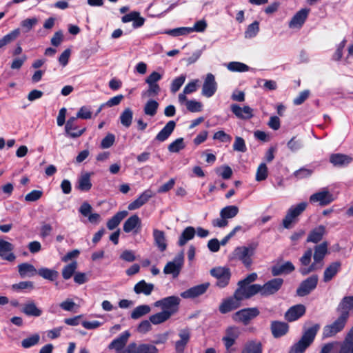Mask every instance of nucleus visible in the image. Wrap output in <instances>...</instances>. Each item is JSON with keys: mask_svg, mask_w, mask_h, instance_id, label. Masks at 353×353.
I'll use <instances>...</instances> for the list:
<instances>
[{"mask_svg": "<svg viewBox=\"0 0 353 353\" xmlns=\"http://www.w3.org/2000/svg\"><path fill=\"white\" fill-rule=\"evenodd\" d=\"M288 148L292 152H296L303 147L302 141L297 139L296 137H293L287 143Z\"/></svg>", "mask_w": 353, "mask_h": 353, "instance_id": "62", "label": "nucleus"}, {"mask_svg": "<svg viewBox=\"0 0 353 353\" xmlns=\"http://www.w3.org/2000/svg\"><path fill=\"white\" fill-rule=\"evenodd\" d=\"M333 201V195L327 190L316 192L310 197V203L319 202L321 206L329 205Z\"/></svg>", "mask_w": 353, "mask_h": 353, "instance_id": "19", "label": "nucleus"}, {"mask_svg": "<svg viewBox=\"0 0 353 353\" xmlns=\"http://www.w3.org/2000/svg\"><path fill=\"white\" fill-rule=\"evenodd\" d=\"M37 274L43 277L45 279L54 281L58 277L59 273L57 271L50 270L47 268H42L37 270Z\"/></svg>", "mask_w": 353, "mask_h": 353, "instance_id": "44", "label": "nucleus"}, {"mask_svg": "<svg viewBox=\"0 0 353 353\" xmlns=\"http://www.w3.org/2000/svg\"><path fill=\"white\" fill-rule=\"evenodd\" d=\"M133 111L130 108H126L121 112L119 119L121 123L125 128H129L132 122Z\"/></svg>", "mask_w": 353, "mask_h": 353, "instance_id": "42", "label": "nucleus"}, {"mask_svg": "<svg viewBox=\"0 0 353 353\" xmlns=\"http://www.w3.org/2000/svg\"><path fill=\"white\" fill-rule=\"evenodd\" d=\"M216 174L223 179H229L232 175V170L229 165H224L216 170Z\"/></svg>", "mask_w": 353, "mask_h": 353, "instance_id": "61", "label": "nucleus"}, {"mask_svg": "<svg viewBox=\"0 0 353 353\" xmlns=\"http://www.w3.org/2000/svg\"><path fill=\"white\" fill-rule=\"evenodd\" d=\"M306 311L304 305L297 304L290 307L285 313V319L288 322H293L303 316Z\"/></svg>", "mask_w": 353, "mask_h": 353, "instance_id": "18", "label": "nucleus"}, {"mask_svg": "<svg viewBox=\"0 0 353 353\" xmlns=\"http://www.w3.org/2000/svg\"><path fill=\"white\" fill-rule=\"evenodd\" d=\"M352 161V158L348 155L334 153L330 157V162L335 167H345Z\"/></svg>", "mask_w": 353, "mask_h": 353, "instance_id": "27", "label": "nucleus"}, {"mask_svg": "<svg viewBox=\"0 0 353 353\" xmlns=\"http://www.w3.org/2000/svg\"><path fill=\"white\" fill-rule=\"evenodd\" d=\"M295 267L291 261H286L283 264H276L271 268L272 276H276L281 274H288L294 271Z\"/></svg>", "mask_w": 353, "mask_h": 353, "instance_id": "26", "label": "nucleus"}, {"mask_svg": "<svg viewBox=\"0 0 353 353\" xmlns=\"http://www.w3.org/2000/svg\"><path fill=\"white\" fill-rule=\"evenodd\" d=\"M231 111L235 116L241 119H250L253 117V110L248 105L243 108L240 107L238 104L231 105Z\"/></svg>", "mask_w": 353, "mask_h": 353, "instance_id": "25", "label": "nucleus"}, {"mask_svg": "<svg viewBox=\"0 0 353 353\" xmlns=\"http://www.w3.org/2000/svg\"><path fill=\"white\" fill-rule=\"evenodd\" d=\"M130 336V333L128 330L122 332L108 345V348L110 350H115L117 353L120 352L125 346Z\"/></svg>", "mask_w": 353, "mask_h": 353, "instance_id": "23", "label": "nucleus"}, {"mask_svg": "<svg viewBox=\"0 0 353 353\" xmlns=\"http://www.w3.org/2000/svg\"><path fill=\"white\" fill-rule=\"evenodd\" d=\"M77 117H70L65 125V132L66 135L72 139L80 137L86 131V128L80 129L77 125Z\"/></svg>", "mask_w": 353, "mask_h": 353, "instance_id": "11", "label": "nucleus"}, {"mask_svg": "<svg viewBox=\"0 0 353 353\" xmlns=\"http://www.w3.org/2000/svg\"><path fill=\"white\" fill-rule=\"evenodd\" d=\"M239 208L236 205H228L220 212V216L223 219H232L235 217L239 213Z\"/></svg>", "mask_w": 353, "mask_h": 353, "instance_id": "43", "label": "nucleus"}, {"mask_svg": "<svg viewBox=\"0 0 353 353\" xmlns=\"http://www.w3.org/2000/svg\"><path fill=\"white\" fill-rule=\"evenodd\" d=\"M309 12L310 10L306 8L298 11L289 22V27L290 28H301L307 18Z\"/></svg>", "mask_w": 353, "mask_h": 353, "instance_id": "24", "label": "nucleus"}, {"mask_svg": "<svg viewBox=\"0 0 353 353\" xmlns=\"http://www.w3.org/2000/svg\"><path fill=\"white\" fill-rule=\"evenodd\" d=\"M148 88L145 92H142V96H146L148 97H155L158 95L161 91L160 86L158 83H150L148 84Z\"/></svg>", "mask_w": 353, "mask_h": 353, "instance_id": "53", "label": "nucleus"}, {"mask_svg": "<svg viewBox=\"0 0 353 353\" xmlns=\"http://www.w3.org/2000/svg\"><path fill=\"white\" fill-rule=\"evenodd\" d=\"M128 214L126 210L119 211L117 212L111 219L107 222V228L110 230L115 229L121 223V221L125 218Z\"/></svg>", "mask_w": 353, "mask_h": 353, "instance_id": "34", "label": "nucleus"}, {"mask_svg": "<svg viewBox=\"0 0 353 353\" xmlns=\"http://www.w3.org/2000/svg\"><path fill=\"white\" fill-rule=\"evenodd\" d=\"M190 30L188 27H181L168 30L165 33L172 37H178L190 34Z\"/></svg>", "mask_w": 353, "mask_h": 353, "instance_id": "57", "label": "nucleus"}, {"mask_svg": "<svg viewBox=\"0 0 353 353\" xmlns=\"http://www.w3.org/2000/svg\"><path fill=\"white\" fill-rule=\"evenodd\" d=\"M233 150L235 151L245 152L247 151V147L245 140L240 137H236L233 143Z\"/></svg>", "mask_w": 353, "mask_h": 353, "instance_id": "58", "label": "nucleus"}, {"mask_svg": "<svg viewBox=\"0 0 353 353\" xmlns=\"http://www.w3.org/2000/svg\"><path fill=\"white\" fill-rule=\"evenodd\" d=\"M186 108L191 112H199L202 110V103L195 100L187 101L185 103Z\"/></svg>", "mask_w": 353, "mask_h": 353, "instance_id": "59", "label": "nucleus"}, {"mask_svg": "<svg viewBox=\"0 0 353 353\" xmlns=\"http://www.w3.org/2000/svg\"><path fill=\"white\" fill-rule=\"evenodd\" d=\"M336 311L339 316L332 323L323 327V338L332 337L344 329L350 317V312H353V296L343 297L339 303Z\"/></svg>", "mask_w": 353, "mask_h": 353, "instance_id": "1", "label": "nucleus"}, {"mask_svg": "<svg viewBox=\"0 0 353 353\" xmlns=\"http://www.w3.org/2000/svg\"><path fill=\"white\" fill-rule=\"evenodd\" d=\"M153 237L154 244L158 247L161 252H163L167 248L165 232L158 229L153 230Z\"/></svg>", "mask_w": 353, "mask_h": 353, "instance_id": "32", "label": "nucleus"}, {"mask_svg": "<svg viewBox=\"0 0 353 353\" xmlns=\"http://www.w3.org/2000/svg\"><path fill=\"white\" fill-rule=\"evenodd\" d=\"M217 88L214 74L208 73L203 83L201 94L207 98L212 97L216 93Z\"/></svg>", "mask_w": 353, "mask_h": 353, "instance_id": "13", "label": "nucleus"}, {"mask_svg": "<svg viewBox=\"0 0 353 353\" xmlns=\"http://www.w3.org/2000/svg\"><path fill=\"white\" fill-rule=\"evenodd\" d=\"M210 272V275L216 279V287L224 288L228 285L232 276L229 268L218 266L212 268Z\"/></svg>", "mask_w": 353, "mask_h": 353, "instance_id": "7", "label": "nucleus"}, {"mask_svg": "<svg viewBox=\"0 0 353 353\" xmlns=\"http://www.w3.org/2000/svg\"><path fill=\"white\" fill-rule=\"evenodd\" d=\"M183 264V254L181 253L176 256L173 261H169L165 265L163 272L165 274H172L173 277H176L180 274L182 265Z\"/></svg>", "mask_w": 353, "mask_h": 353, "instance_id": "12", "label": "nucleus"}, {"mask_svg": "<svg viewBox=\"0 0 353 353\" xmlns=\"http://www.w3.org/2000/svg\"><path fill=\"white\" fill-rule=\"evenodd\" d=\"M268 175V167L265 163H261L256 170V181H261L267 179Z\"/></svg>", "mask_w": 353, "mask_h": 353, "instance_id": "51", "label": "nucleus"}, {"mask_svg": "<svg viewBox=\"0 0 353 353\" xmlns=\"http://www.w3.org/2000/svg\"><path fill=\"white\" fill-rule=\"evenodd\" d=\"M21 311L28 316L38 317L42 314V310L38 308L32 301L25 303Z\"/></svg>", "mask_w": 353, "mask_h": 353, "instance_id": "35", "label": "nucleus"}, {"mask_svg": "<svg viewBox=\"0 0 353 353\" xmlns=\"http://www.w3.org/2000/svg\"><path fill=\"white\" fill-rule=\"evenodd\" d=\"M228 69L232 72H243L248 71L250 68L243 63L232 61L228 63Z\"/></svg>", "mask_w": 353, "mask_h": 353, "instance_id": "50", "label": "nucleus"}, {"mask_svg": "<svg viewBox=\"0 0 353 353\" xmlns=\"http://www.w3.org/2000/svg\"><path fill=\"white\" fill-rule=\"evenodd\" d=\"M115 141V136L112 133H108L101 141V148L103 149L110 148Z\"/></svg>", "mask_w": 353, "mask_h": 353, "instance_id": "64", "label": "nucleus"}, {"mask_svg": "<svg viewBox=\"0 0 353 353\" xmlns=\"http://www.w3.org/2000/svg\"><path fill=\"white\" fill-rule=\"evenodd\" d=\"M176 127L174 121H169L161 130L156 135L155 140L159 142H163L167 140L173 132Z\"/></svg>", "mask_w": 353, "mask_h": 353, "instance_id": "30", "label": "nucleus"}, {"mask_svg": "<svg viewBox=\"0 0 353 353\" xmlns=\"http://www.w3.org/2000/svg\"><path fill=\"white\" fill-rule=\"evenodd\" d=\"M179 336L180 339L175 342V351L176 353H184L185 348L190 339V330L188 327L181 330Z\"/></svg>", "mask_w": 353, "mask_h": 353, "instance_id": "16", "label": "nucleus"}, {"mask_svg": "<svg viewBox=\"0 0 353 353\" xmlns=\"http://www.w3.org/2000/svg\"><path fill=\"white\" fill-rule=\"evenodd\" d=\"M40 336L38 334H34L21 341V346L24 348H30L39 342Z\"/></svg>", "mask_w": 353, "mask_h": 353, "instance_id": "52", "label": "nucleus"}, {"mask_svg": "<svg viewBox=\"0 0 353 353\" xmlns=\"http://www.w3.org/2000/svg\"><path fill=\"white\" fill-rule=\"evenodd\" d=\"M77 268V262L74 261L63 267L62 270V276L65 280L70 279Z\"/></svg>", "mask_w": 353, "mask_h": 353, "instance_id": "46", "label": "nucleus"}, {"mask_svg": "<svg viewBox=\"0 0 353 353\" xmlns=\"http://www.w3.org/2000/svg\"><path fill=\"white\" fill-rule=\"evenodd\" d=\"M92 185L90 181V174L86 172L82 174L78 180V185H77V188L82 192H88L89 191Z\"/></svg>", "mask_w": 353, "mask_h": 353, "instance_id": "39", "label": "nucleus"}, {"mask_svg": "<svg viewBox=\"0 0 353 353\" xmlns=\"http://www.w3.org/2000/svg\"><path fill=\"white\" fill-rule=\"evenodd\" d=\"M262 344L261 342L249 341L243 348L241 353H262Z\"/></svg>", "mask_w": 353, "mask_h": 353, "instance_id": "41", "label": "nucleus"}, {"mask_svg": "<svg viewBox=\"0 0 353 353\" xmlns=\"http://www.w3.org/2000/svg\"><path fill=\"white\" fill-rule=\"evenodd\" d=\"M185 75L181 74L179 77L175 78L170 85V91L172 93H176L182 86L185 81Z\"/></svg>", "mask_w": 353, "mask_h": 353, "instance_id": "55", "label": "nucleus"}, {"mask_svg": "<svg viewBox=\"0 0 353 353\" xmlns=\"http://www.w3.org/2000/svg\"><path fill=\"white\" fill-rule=\"evenodd\" d=\"M341 268V263L340 261L331 263L323 272V281L325 283L330 281L340 271Z\"/></svg>", "mask_w": 353, "mask_h": 353, "instance_id": "29", "label": "nucleus"}, {"mask_svg": "<svg viewBox=\"0 0 353 353\" xmlns=\"http://www.w3.org/2000/svg\"><path fill=\"white\" fill-rule=\"evenodd\" d=\"M141 228V221L137 214L130 216L124 223L123 230L129 233L134 230V233H138Z\"/></svg>", "mask_w": 353, "mask_h": 353, "instance_id": "22", "label": "nucleus"}, {"mask_svg": "<svg viewBox=\"0 0 353 353\" xmlns=\"http://www.w3.org/2000/svg\"><path fill=\"white\" fill-rule=\"evenodd\" d=\"M327 252V243L324 241L321 244L315 246L314 248V261L315 264L318 266V264H322V261L323 260L326 253Z\"/></svg>", "mask_w": 353, "mask_h": 353, "instance_id": "31", "label": "nucleus"}, {"mask_svg": "<svg viewBox=\"0 0 353 353\" xmlns=\"http://www.w3.org/2000/svg\"><path fill=\"white\" fill-rule=\"evenodd\" d=\"M319 329L320 325L318 323L307 328L299 341L291 346L288 353H304L314 341Z\"/></svg>", "mask_w": 353, "mask_h": 353, "instance_id": "2", "label": "nucleus"}, {"mask_svg": "<svg viewBox=\"0 0 353 353\" xmlns=\"http://www.w3.org/2000/svg\"><path fill=\"white\" fill-rule=\"evenodd\" d=\"M289 327L287 323L280 321H272L270 324V330L275 339L285 336L288 332Z\"/></svg>", "mask_w": 353, "mask_h": 353, "instance_id": "20", "label": "nucleus"}, {"mask_svg": "<svg viewBox=\"0 0 353 353\" xmlns=\"http://www.w3.org/2000/svg\"><path fill=\"white\" fill-rule=\"evenodd\" d=\"M338 353H353V340L344 339Z\"/></svg>", "mask_w": 353, "mask_h": 353, "instance_id": "60", "label": "nucleus"}, {"mask_svg": "<svg viewBox=\"0 0 353 353\" xmlns=\"http://www.w3.org/2000/svg\"><path fill=\"white\" fill-rule=\"evenodd\" d=\"M172 314L173 311L170 312L163 310L160 312L151 315L150 316V321L154 325H158L168 320Z\"/></svg>", "mask_w": 353, "mask_h": 353, "instance_id": "38", "label": "nucleus"}, {"mask_svg": "<svg viewBox=\"0 0 353 353\" xmlns=\"http://www.w3.org/2000/svg\"><path fill=\"white\" fill-rule=\"evenodd\" d=\"M136 353H158V349L156 346L151 344L137 345Z\"/></svg>", "mask_w": 353, "mask_h": 353, "instance_id": "54", "label": "nucleus"}, {"mask_svg": "<svg viewBox=\"0 0 353 353\" xmlns=\"http://www.w3.org/2000/svg\"><path fill=\"white\" fill-rule=\"evenodd\" d=\"M185 148L183 138L180 137L169 144L168 149L170 152L177 153Z\"/></svg>", "mask_w": 353, "mask_h": 353, "instance_id": "49", "label": "nucleus"}, {"mask_svg": "<svg viewBox=\"0 0 353 353\" xmlns=\"http://www.w3.org/2000/svg\"><path fill=\"white\" fill-rule=\"evenodd\" d=\"M257 279V274L255 272L248 274L244 279L241 280L238 282V288L236 290H239L240 292H242L245 299H250L254 295L250 294V288L252 285L250 283L255 281Z\"/></svg>", "mask_w": 353, "mask_h": 353, "instance_id": "15", "label": "nucleus"}, {"mask_svg": "<svg viewBox=\"0 0 353 353\" xmlns=\"http://www.w3.org/2000/svg\"><path fill=\"white\" fill-rule=\"evenodd\" d=\"M179 336L180 339L175 342V351L176 353H184L185 348L190 339V330L188 327L181 330Z\"/></svg>", "mask_w": 353, "mask_h": 353, "instance_id": "17", "label": "nucleus"}, {"mask_svg": "<svg viewBox=\"0 0 353 353\" xmlns=\"http://www.w3.org/2000/svg\"><path fill=\"white\" fill-rule=\"evenodd\" d=\"M259 314L260 311L257 307H247L235 312L232 316V319L236 322H241L244 325H247L251 320L258 316Z\"/></svg>", "mask_w": 353, "mask_h": 353, "instance_id": "8", "label": "nucleus"}, {"mask_svg": "<svg viewBox=\"0 0 353 353\" xmlns=\"http://www.w3.org/2000/svg\"><path fill=\"white\" fill-rule=\"evenodd\" d=\"M259 22L254 21L250 24L246 28L244 35L246 39H252L255 37L259 32Z\"/></svg>", "mask_w": 353, "mask_h": 353, "instance_id": "47", "label": "nucleus"}, {"mask_svg": "<svg viewBox=\"0 0 353 353\" xmlns=\"http://www.w3.org/2000/svg\"><path fill=\"white\" fill-rule=\"evenodd\" d=\"M210 287V283L206 282L193 286L181 293L183 299H195L204 294Z\"/></svg>", "mask_w": 353, "mask_h": 353, "instance_id": "14", "label": "nucleus"}, {"mask_svg": "<svg viewBox=\"0 0 353 353\" xmlns=\"http://www.w3.org/2000/svg\"><path fill=\"white\" fill-rule=\"evenodd\" d=\"M154 285L152 283H148L145 280H141L135 284L134 291L136 294H143L146 296L151 294L154 290Z\"/></svg>", "mask_w": 353, "mask_h": 353, "instance_id": "33", "label": "nucleus"}, {"mask_svg": "<svg viewBox=\"0 0 353 353\" xmlns=\"http://www.w3.org/2000/svg\"><path fill=\"white\" fill-rule=\"evenodd\" d=\"M34 288L33 282L32 281H21L18 283L12 285V289L16 292H21L25 289L32 290Z\"/></svg>", "mask_w": 353, "mask_h": 353, "instance_id": "56", "label": "nucleus"}, {"mask_svg": "<svg viewBox=\"0 0 353 353\" xmlns=\"http://www.w3.org/2000/svg\"><path fill=\"white\" fill-rule=\"evenodd\" d=\"M180 299L176 296H170L154 303V306L161 307L163 310L173 311V314L178 311Z\"/></svg>", "mask_w": 353, "mask_h": 353, "instance_id": "10", "label": "nucleus"}, {"mask_svg": "<svg viewBox=\"0 0 353 353\" xmlns=\"http://www.w3.org/2000/svg\"><path fill=\"white\" fill-rule=\"evenodd\" d=\"M77 119H90L92 117L90 108L88 106H82L77 113Z\"/></svg>", "mask_w": 353, "mask_h": 353, "instance_id": "63", "label": "nucleus"}, {"mask_svg": "<svg viewBox=\"0 0 353 353\" xmlns=\"http://www.w3.org/2000/svg\"><path fill=\"white\" fill-rule=\"evenodd\" d=\"M326 233V228L323 225H319L313 228L308 234L307 237V242H312L314 243H318L322 239L323 236Z\"/></svg>", "mask_w": 353, "mask_h": 353, "instance_id": "28", "label": "nucleus"}, {"mask_svg": "<svg viewBox=\"0 0 353 353\" xmlns=\"http://www.w3.org/2000/svg\"><path fill=\"white\" fill-rule=\"evenodd\" d=\"M283 282L284 281L281 278H274L267 281L263 285L252 284L250 288V294L255 295L260 293L262 296L273 295L280 290Z\"/></svg>", "mask_w": 353, "mask_h": 353, "instance_id": "3", "label": "nucleus"}, {"mask_svg": "<svg viewBox=\"0 0 353 353\" xmlns=\"http://www.w3.org/2000/svg\"><path fill=\"white\" fill-rule=\"evenodd\" d=\"M196 230L194 227L188 226L185 228L182 232L178 241V245L179 246L185 245L187 242L192 240L195 236Z\"/></svg>", "mask_w": 353, "mask_h": 353, "instance_id": "37", "label": "nucleus"}, {"mask_svg": "<svg viewBox=\"0 0 353 353\" xmlns=\"http://www.w3.org/2000/svg\"><path fill=\"white\" fill-rule=\"evenodd\" d=\"M245 299V296L239 290L234 291L233 296L223 299L219 307V310L221 314H227L240 307L241 301Z\"/></svg>", "mask_w": 353, "mask_h": 353, "instance_id": "5", "label": "nucleus"}, {"mask_svg": "<svg viewBox=\"0 0 353 353\" xmlns=\"http://www.w3.org/2000/svg\"><path fill=\"white\" fill-rule=\"evenodd\" d=\"M258 243H252L248 246L237 247L234 251V255L239 259L246 268L252 263V256L254 254Z\"/></svg>", "mask_w": 353, "mask_h": 353, "instance_id": "6", "label": "nucleus"}, {"mask_svg": "<svg viewBox=\"0 0 353 353\" xmlns=\"http://www.w3.org/2000/svg\"><path fill=\"white\" fill-rule=\"evenodd\" d=\"M18 272L21 277L32 276L37 272L34 266L28 263H22L18 265Z\"/></svg>", "mask_w": 353, "mask_h": 353, "instance_id": "36", "label": "nucleus"}, {"mask_svg": "<svg viewBox=\"0 0 353 353\" xmlns=\"http://www.w3.org/2000/svg\"><path fill=\"white\" fill-rule=\"evenodd\" d=\"M159 103L153 99H150L145 103L143 111L146 115H149L151 117L154 116L157 114V109L159 108Z\"/></svg>", "mask_w": 353, "mask_h": 353, "instance_id": "48", "label": "nucleus"}, {"mask_svg": "<svg viewBox=\"0 0 353 353\" xmlns=\"http://www.w3.org/2000/svg\"><path fill=\"white\" fill-rule=\"evenodd\" d=\"M150 307L148 305H141L135 307L131 313L132 319H138L150 312Z\"/></svg>", "mask_w": 353, "mask_h": 353, "instance_id": "45", "label": "nucleus"}, {"mask_svg": "<svg viewBox=\"0 0 353 353\" xmlns=\"http://www.w3.org/2000/svg\"><path fill=\"white\" fill-rule=\"evenodd\" d=\"M14 245L5 240L0 239V257L8 261H14L16 259L15 255L12 253Z\"/></svg>", "mask_w": 353, "mask_h": 353, "instance_id": "21", "label": "nucleus"}, {"mask_svg": "<svg viewBox=\"0 0 353 353\" xmlns=\"http://www.w3.org/2000/svg\"><path fill=\"white\" fill-rule=\"evenodd\" d=\"M307 202H301L295 205H292L287 211L282 221V225L285 229H291L299 221V216L306 210Z\"/></svg>", "mask_w": 353, "mask_h": 353, "instance_id": "4", "label": "nucleus"}, {"mask_svg": "<svg viewBox=\"0 0 353 353\" xmlns=\"http://www.w3.org/2000/svg\"><path fill=\"white\" fill-rule=\"evenodd\" d=\"M319 278L316 274L312 275L303 280L296 289V294L299 296L308 295L317 286Z\"/></svg>", "mask_w": 353, "mask_h": 353, "instance_id": "9", "label": "nucleus"}, {"mask_svg": "<svg viewBox=\"0 0 353 353\" xmlns=\"http://www.w3.org/2000/svg\"><path fill=\"white\" fill-rule=\"evenodd\" d=\"M20 34V29L16 28L0 39V49L3 48L6 45L13 42Z\"/></svg>", "mask_w": 353, "mask_h": 353, "instance_id": "40", "label": "nucleus"}]
</instances>
